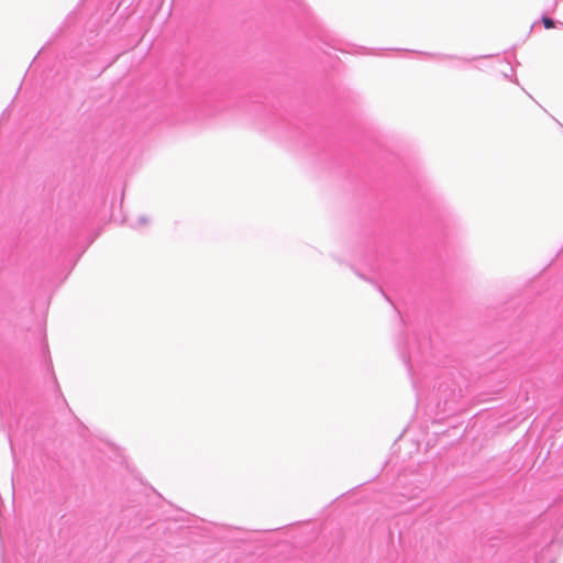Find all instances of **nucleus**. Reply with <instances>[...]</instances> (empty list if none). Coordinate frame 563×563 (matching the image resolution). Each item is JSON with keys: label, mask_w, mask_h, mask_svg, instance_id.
<instances>
[{"label": "nucleus", "mask_w": 563, "mask_h": 563, "mask_svg": "<svg viewBox=\"0 0 563 563\" xmlns=\"http://www.w3.org/2000/svg\"><path fill=\"white\" fill-rule=\"evenodd\" d=\"M542 22H543V25H544L545 29H551V27L554 26V21L552 19H550V18L543 16L542 18Z\"/></svg>", "instance_id": "nucleus-2"}, {"label": "nucleus", "mask_w": 563, "mask_h": 563, "mask_svg": "<svg viewBox=\"0 0 563 563\" xmlns=\"http://www.w3.org/2000/svg\"><path fill=\"white\" fill-rule=\"evenodd\" d=\"M427 56H432L439 60H446V59H450L452 60V67L454 68H464L468 63L472 62L471 58H466V57H457V56H449V55H443V54H426Z\"/></svg>", "instance_id": "nucleus-1"}, {"label": "nucleus", "mask_w": 563, "mask_h": 563, "mask_svg": "<svg viewBox=\"0 0 563 563\" xmlns=\"http://www.w3.org/2000/svg\"><path fill=\"white\" fill-rule=\"evenodd\" d=\"M147 222H148V221H147V219H146L145 217H140V218L137 219V223H139V224H141V225H144V224H146Z\"/></svg>", "instance_id": "nucleus-3"}]
</instances>
